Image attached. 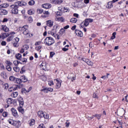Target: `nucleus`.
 <instances>
[{
  "instance_id": "obj_27",
  "label": "nucleus",
  "mask_w": 128,
  "mask_h": 128,
  "mask_svg": "<svg viewBox=\"0 0 128 128\" xmlns=\"http://www.w3.org/2000/svg\"><path fill=\"white\" fill-rule=\"evenodd\" d=\"M15 82H16V84H22V79L16 78V80H15Z\"/></svg>"
},
{
  "instance_id": "obj_47",
  "label": "nucleus",
  "mask_w": 128,
  "mask_h": 128,
  "mask_svg": "<svg viewBox=\"0 0 128 128\" xmlns=\"http://www.w3.org/2000/svg\"><path fill=\"white\" fill-rule=\"evenodd\" d=\"M12 90H16V88H14V87H11L10 88V89L8 90L9 92H12Z\"/></svg>"
},
{
  "instance_id": "obj_48",
  "label": "nucleus",
  "mask_w": 128,
  "mask_h": 128,
  "mask_svg": "<svg viewBox=\"0 0 128 128\" xmlns=\"http://www.w3.org/2000/svg\"><path fill=\"white\" fill-rule=\"evenodd\" d=\"M26 92H28V90H26V88H22L21 90V92H22V94H26Z\"/></svg>"
},
{
  "instance_id": "obj_37",
  "label": "nucleus",
  "mask_w": 128,
  "mask_h": 128,
  "mask_svg": "<svg viewBox=\"0 0 128 128\" xmlns=\"http://www.w3.org/2000/svg\"><path fill=\"white\" fill-rule=\"evenodd\" d=\"M29 48L30 47L28 44H25L23 46V48L24 50H28Z\"/></svg>"
},
{
  "instance_id": "obj_9",
  "label": "nucleus",
  "mask_w": 128,
  "mask_h": 128,
  "mask_svg": "<svg viewBox=\"0 0 128 128\" xmlns=\"http://www.w3.org/2000/svg\"><path fill=\"white\" fill-rule=\"evenodd\" d=\"M8 36H10L8 33H2L0 35V38H6Z\"/></svg>"
},
{
  "instance_id": "obj_11",
  "label": "nucleus",
  "mask_w": 128,
  "mask_h": 128,
  "mask_svg": "<svg viewBox=\"0 0 128 128\" xmlns=\"http://www.w3.org/2000/svg\"><path fill=\"white\" fill-rule=\"evenodd\" d=\"M0 14L1 16H4L8 14V11L4 9H0Z\"/></svg>"
},
{
  "instance_id": "obj_25",
  "label": "nucleus",
  "mask_w": 128,
  "mask_h": 128,
  "mask_svg": "<svg viewBox=\"0 0 128 128\" xmlns=\"http://www.w3.org/2000/svg\"><path fill=\"white\" fill-rule=\"evenodd\" d=\"M12 6H14V8H18V6H20V1L15 2L14 4H12Z\"/></svg>"
},
{
  "instance_id": "obj_52",
  "label": "nucleus",
  "mask_w": 128,
  "mask_h": 128,
  "mask_svg": "<svg viewBox=\"0 0 128 128\" xmlns=\"http://www.w3.org/2000/svg\"><path fill=\"white\" fill-rule=\"evenodd\" d=\"M50 34H52L53 36H54V38H56V37L58 36V34H55L54 33L52 32H50Z\"/></svg>"
},
{
  "instance_id": "obj_34",
  "label": "nucleus",
  "mask_w": 128,
  "mask_h": 128,
  "mask_svg": "<svg viewBox=\"0 0 128 128\" xmlns=\"http://www.w3.org/2000/svg\"><path fill=\"white\" fill-rule=\"evenodd\" d=\"M54 2L58 4H60L62 2V0H54Z\"/></svg>"
},
{
  "instance_id": "obj_28",
  "label": "nucleus",
  "mask_w": 128,
  "mask_h": 128,
  "mask_svg": "<svg viewBox=\"0 0 128 128\" xmlns=\"http://www.w3.org/2000/svg\"><path fill=\"white\" fill-rule=\"evenodd\" d=\"M28 14L30 16H32L34 14V11L32 10H29L28 11Z\"/></svg>"
},
{
  "instance_id": "obj_45",
  "label": "nucleus",
  "mask_w": 128,
  "mask_h": 128,
  "mask_svg": "<svg viewBox=\"0 0 128 128\" xmlns=\"http://www.w3.org/2000/svg\"><path fill=\"white\" fill-rule=\"evenodd\" d=\"M56 14L58 16H62V12H56Z\"/></svg>"
},
{
  "instance_id": "obj_6",
  "label": "nucleus",
  "mask_w": 128,
  "mask_h": 128,
  "mask_svg": "<svg viewBox=\"0 0 128 128\" xmlns=\"http://www.w3.org/2000/svg\"><path fill=\"white\" fill-rule=\"evenodd\" d=\"M75 34L78 36H80V38H82L84 36V34L82 31H80L78 30H75Z\"/></svg>"
},
{
  "instance_id": "obj_7",
  "label": "nucleus",
  "mask_w": 128,
  "mask_h": 128,
  "mask_svg": "<svg viewBox=\"0 0 128 128\" xmlns=\"http://www.w3.org/2000/svg\"><path fill=\"white\" fill-rule=\"evenodd\" d=\"M20 121H14V122L12 123V126H14L16 128H20Z\"/></svg>"
},
{
  "instance_id": "obj_58",
  "label": "nucleus",
  "mask_w": 128,
  "mask_h": 128,
  "mask_svg": "<svg viewBox=\"0 0 128 128\" xmlns=\"http://www.w3.org/2000/svg\"><path fill=\"white\" fill-rule=\"evenodd\" d=\"M6 63H7V64H8V66H12V63L10 62V61H6Z\"/></svg>"
},
{
  "instance_id": "obj_8",
  "label": "nucleus",
  "mask_w": 128,
  "mask_h": 128,
  "mask_svg": "<svg viewBox=\"0 0 128 128\" xmlns=\"http://www.w3.org/2000/svg\"><path fill=\"white\" fill-rule=\"evenodd\" d=\"M11 112H12V114H13L15 118H18V112H16V109L12 108L11 109Z\"/></svg>"
},
{
  "instance_id": "obj_22",
  "label": "nucleus",
  "mask_w": 128,
  "mask_h": 128,
  "mask_svg": "<svg viewBox=\"0 0 128 128\" xmlns=\"http://www.w3.org/2000/svg\"><path fill=\"white\" fill-rule=\"evenodd\" d=\"M18 94V92H13L12 94H11V96L12 98H16Z\"/></svg>"
},
{
  "instance_id": "obj_1",
  "label": "nucleus",
  "mask_w": 128,
  "mask_h": 128,
  "mask_svg": "<svg viewBox=\"0 0 128 128\" xmlns=\"http://www.w3.org/2000/svg\"><path fill=\"white\" fill-rule=\"evenodd\" d=\"M44 42L45 44L50 46L54 44V40L52 38L49 36L46 38L44 40Z\"/></svg>"
},
{
  "instance_id": "obj_29",
  "label": "nucleus",
  "mask_w": 128,
  "mask_h": 128,
  "mask_svg": "<svg viewBox=\"0 0 128 128\" xmlns=\"http://www.w3.org/2000/svg\"><path fill=\"white\" fill-rule=\"evenodd\" d=\"M9 80L11 82H16V78L14 76H10L9 78Z\"/></svg>"
},
{
  "instance_id": "obj_19",
  "label": "nucleus",
  "mask_w": 128,
  "mask_h": 128,
  "mask_svg": "<svg viewBox=\"0 0 128 128\" xmlns=\"http://www.w3.org/2000/svg\"><path fill=\"white\" fill-rule=\"evenodd\" d=\"M18 102L20 105L21 106H24V100H22V98L20 97L18 99Z\"/></svg>"
},
{
  "instance_id": "obj_3",
  "label": "nucleus",
  "mask_w": 128,
  "mask_h": 128,
  "mask_svg": "<svg viewBox=\"0 0 128 128\" xmlns=\"http://www.w3.org/2000/svg\"><path fill=\"white\" fill-rule=\"evenodd\" d=\"M94 22V20L92 18H86L84 20V26H88L90 24V22Z\"/></svg>"
},
{
  "instance_id": "obj_55",
  "label": "nucleus",
  "mask_w": 128,
  "mask_h": 128,
  "mask_svg": "<svg viewBox=\"0 0 128 128\" xmlns=\"http://www.w3.org/2000/svg\"><path fill=\"white\" fill-rule=\"evenodd\" d=\"M26 60H26V58L20 59V61L22 62H26Z\"/></svg>"
},
{
  "instance_id": "obj_62",
  "label": "nucleus",
  "mask_w": 128,
  "mask_h": 128,
  "mask_svg": "<svg viewBox=\"0 0 128 128\" xmlns=\"http://www.w3.org/2000/svg\"><path fill=\"white\" fill-rule=\"evenodd\" d=\"M8 19L6 18H4V20H2V22H8Z\"/></svg>"
},
{
  "instance_id": "obj_23",
  "label": "nucleus",
  "mask_w": 128,
  "mask_h": 128,
  "mask_svg": "<svg viewBox=\"0 0 128 128\" xmlns=\"http://www.w3.org/2000/svg\"><path fill=\"white\" fill-rule=\"evenodd\" d=\"M14 64L16 66H18V64H22V63L18 60H14L13 62Z\"/></svg>"
},
{
  "instance_id": "obj_46",
  "label": "nucleus",
  "mask_w": 128,
  "mask_h": 128,
  "mask_svg": "<svg viewBox=\"0 0 128 128\" xmlns=\"http://www.w3.org/2000/svg\"><path fill=\"white\" fill-rule=\"evenodd\" d=\"M6 68L8 70V72H12V67H10V66H7Z\"/></svg>"
},
{
  "instance_id": "obj_12",
  "label": "nucleus",
  "mask_w": 128,
  "mask_h": 128,
  "mask_svg": "<svg viewBox=\"0 0 128 128\" xmlns=\"http://www.w3.org/2000/svg\"><path fill=\"white\" fill-rule=\"evenodd\" d=\"M55 20L56 22H64V18L63 17H56Z\"/></svg>"
},
{
  "instance_id": "obj_54",
  "label": "nucleus",
  "mask_w": 128,
  "mask_h": 128,
  "mask_svg": "<svg viewBox=\"0 0 128 128\" xmlns=\"http://www.w3.org/2000/svg\"><path fill=\"white\" fill-rule=\"evenodd\" d=\"M28 20L30 22H32V16H30L28 18Z\"/></svg>"
},
{
  "instance_id": "obj_42",
  "label": "nucleus",
  "mask_w": 128,
  "mask_h": 128,
  "mask_svg": "<svg viewBox=\"0 0 128 128\" xmlns=\"http://www.w3.org/2000/svg\"><path fill=\"white\" fill-rule=\"evenodd\" d=\"M29 6H34V1L32 0L28 2Z\"/></svg>"
},
{
  "instance_id": "obj_20",
  "label": "nucleus",
  "mask_w": 128,
  "mask_h": 128,
  "mask_svg": "<svg viewBox=\"0 0 128 128\" xmlns=\"http://www.w3.org/2000/svg\"><path fill=\"white\" fill-rule=\"evenodd\" d=\"M14 102V100L12 98H9L6 100V102L8 104H12Z\"/></svg>"
},
{
  "instance_id": "obj_40",
  "label": "nucleus",
  "mask_w": 128,
  "mask_h": 128,
  "mask_svg": "<svg viewBox=\"0 0 128 128\" xmlns=\"http://www.w3.org/2000/svg\"><path fill=\"white\" fill-rule=\"evenodd\" d=\"M43 118H46V120H48L50 116H48V114L46 113L45 114H44V116H43Z\"/></svg>"
},
{
  "instance_id": "obj_51",
  "label": "nucleus",
  "mask_w": 128,
  "mask_h": 128,
  "mask_svg": "<svg viewBox=\"0 0 128 128\" xmlns=\"http://www.w3.org/2000/svg\"><path fill=\"white\" fill-rule=\"evenodd\" d=\"M2 116H4V118H6V116H8V112H4L2 114Z\"/></svg>"
},
{
  "instance_id": "obj_53",
  "label": "nucleus",
  "mask_w": 128,
  "mask_h": 128,
  "mask_svg": "<svg viewBox=\"0 0 128 128\" xmlns=\"http://www.w3.org/2000/svg\"><path fill=\"white\" fill-rule=\"evenodd\" d=\"M58 10H60L62 12H64V8H62V7H58Z\"/></svg>"
},
{
  "instance_id": "obj_31",
  "label": "nucleus",
  "mask_w": 128,
  "mask_h": 128,
  "mask_svg": "<svg viewBox=\"0 0 128 128\" xmlns=\"http://www.w3.org/2000/svg\"><path fill=\"white\" fill-rule=\"evenodd\" d=\"M78 22V19L76 18H72L70 19V22H72L73 24H76Z\"/></svg>"
},
{
  "instance_id": "obj_49",
  "label": "nucleus",
  "mask_w": 128,
  "mask_h": 128,
  "mask_svg": "<svg viewBox=\"0 0 128 128\" xmlns=\"http://www.w3.org/2000/svg\"><path fill=\"white\" fill-rule=\"evenodd\" d=\"M26 26H23L22 27H20L19 28V30H26Z\"/></svg>"
},
{
  "instance_id": "obj_18",
  "label": "nucleus",
  "mask_w": 128,
  "mask_h": 128,
  "mask_svg": "<svg viewBox=\"0 0 128 128\" xmlns=\"http://www.w3.org/2000/svg\"><path fill=\"white\" fill-rule=\"evenodd\" d=\"M8 6L9 4L8 3L2 4L0 5V8H8Z\"/></svg>"
},
{
  "instance_id": "obj_21",
  "label": "nucleus",
  "mask_w": 128,
  "mask_h": 128,
  "mask_svg": "<svg viewBox=\"0 0 128 128\" xmlns=\"http://www.w3.org/2000/svg\"><path fill=\"white\" fill-rule=\"evenodd\" d=\"M26 6V2H20L19 1V6Z\"/></svg>"
},
{
  "instance_id": "obj_63",
  "label": "nucleus",
  "mask_w": 128,
  "mask_h": 128,
  "mask_svg": "<svg viewBox=\"0 0 128 128\" xmlns=\"http://www.w3.org/2000/svg\"><path fill=\"white\" fill-rule=\"evenodd\" d=\"M38 128H45L44 124H40Z\"/></svg>"
},
{
  "instance_id": "obj_30",
  "label": "nucleus",
  "mask_w": 128,
  "mask_h": 128,
  "mask_svg": "<svg viewBox=\"0 0 128 128\" xmlns=\"http://www.w3.org/2000/svg\"><path fill=\"white\" fill-rule=\"evenodd\" d=\"M106 7L108 8H112V3L110 2H108Z\"/></svg>"
},
{
  "instance_id": "obj_44",
  "label": "nucleus",
  "mask_w": 128,
  "mask_h": 128,
  "mask_svg": "<svg viewBox=\"0 0 128 128\" xmlns=\"http://www.w3.org/2000/svg\"><path fill=\"white\" fill-rule=\"evenodd\" d=\"M37 12L38 14H42L44 10L42 9H38Z\"/></svg>"
},
{
  "instance_id": "obj_39",
  "label": "nucleus",
  "mask_w": 128,
  "mask_h": 128,
  "mask_svg": "<svg viewBox=\"0 0 128 128\" xmlns=\"http://www.w3.org/2000/svg\"><path fill=\"white\" fill-rule=\"evenodd\" d=\"M30 126H34V120L32 119L30 121Z\"/></svg>"
},
{
  "instance_id": "obj_4",
  "label": "nucleus",
  "mask_w": 128,
  "mask_h": 128,
  "mask_svg": "<svg viewBox=\"0 0 128 128\" xmlns=\"http://www.w3.org/2000/svg\"><path fill=\"white\" fill-rule=\"evenodd\" d=\"M42 92H44L46 94H48V92H53L54 89L52 88H44L41 90Z\"/></svg>"
},
{
  "instance_id": "obj_16",
  "label": "nucleus",
  "mask_w": 128,
  "mask_h": 128,
  "mask_svg": "<svg viewBox=\"0 0 128 128\" xmlns=\"http://www.w3.org/2000/svg\"><path fill=\"white\" fill-rule=\"evenodd\" d=\"M23 32V34H24L25 36H27L28 38L30 37V34H28V30L25 28V29L24 30Z\"/></svg>"
},
{
  "instance_id": "obj_15",
  "label": "nucleus",
  "mask_w": 128,
  "mask_h": 128,
  "mask_svg": "<svg viewBox=\"0 0 128 128\" xmlns=\"http://www.w3.org/2000/svg\"><path fill=\"white\" fill-rule=\"evenodd\" d=\"M56 82H57L56 84V88H60L62 86V82L58 80V79L56 80Z\"/></svg>"
},
{
  "instance_id": "obj_56",
  "label": "nucleus",
  "mask_w": 128,
  "mask_h": 128,
  "mask_svg": "<svg viewBox=\"0 0 128 128\" xmlns=\"http://www.w3.org/2000/svg\"><path fill=\"white\" fill-rule=\"evenodd\" d=\"M22 85H18L16 87H15V88H22Z\"/></svg>"
},
{
  "instance_id": "obj_10",
  "label": "nucleus",
  "mask_w": 128,
  "mask_h": 128,
  "mask_svg": "<svg viewBox=\"0 0 128 128\" xmlns=\"http://www.w3.org/2000/svg\"><path fill=\"white\" fill-rule=\"evenodd\" d=\"M42 8H52V4H44L42 5Z\"/></svg>"
},
{
  "instance_id": "obj_38",
  "label": "nucleus",
  "mask_w": 128,
  "mask_h": 128,
  "mask_svg": "<svg viewBox=\"0 0 128 128\" xmlns=\"http://www.w3.org/2000/svg\"><path fill=\"white\" fill-rule=\"evenodd\" d=\"M18 110H19L20 112H22V114H24V108H22V107H20L18 108Z\"/></svg>"
},
{
  "instance_id": "obj_14",
  "label": "nucleus",
  "mask_w": 128,
  "mask_h": 128,
  "mask_svg": "<svg viewBox=\"0 0 128 128\" xmlns=\"http://www.w3.org/2000/svg\"><path fill=\"white\" fill-rule=\"evenodd\" d=\"M46 25L52 28V26H54V22H52L51 20H48L46 21Z\"/></svg>"
},
{
  "instance_id": "obj_36",
  "label": "nucleus",
  "mask_w": 128,
  "mask_h": 128,
  "mask_svg": "<svg viewBox=\"0 0 128 128\" xmlns=\"http://www.w3.org/2000/svg\"><path fill=\"white\" fill-rule=\"evenodd\" d=\"M102 116V114H96V118H97V120H100V118Z\"/></svg>"
},
{
  "instance_id": "obj_35",
  "label": "nucleus",
  "mask_w": 128,
  "mask_h": 128,
  "mask_svg": "<svg viewBox=\"0 0 128 128\" xmlns=\"http://www.w3.org/2000/svg\"><path fill=\"white\" fill-rule=\"evenodd\" d=\"M93 98H98V93H96V92L95 93H94Z\"/></svg>"
},
{
  "instance_id": "obj_59",
  "label": "nucleus",
  "mask_w": 128,
  "mask_h": 128,
  "mask_svg": "<svg viewBox=\"0 0 128 128\" xmlns=\"http://www.w3.org/2000/svg\"><path fill=\"white\" fill-rule=\"evenodd\" d=\"M4 86L6 90H8V84H6Z\"/></svg>"
},
{
  "instance_id": "obj_57",
  "label": "nucleus",
  "mask_w": 128,
  "mask_h": 128,
  "mask_svg": "<svg viewBox=\"0 0 128 128\" xmlns=\"http://www.w3.org/2000/svg\"><path fill=\"white\" fill-rule=\"evenodd\" d=\"M14 40H15V42H17V43L18 42H20V38L16 37L15 38Z\"/></svg>"
},
{
  "instance_id": "obj_41",
  "label": "nucleus",
  "mask_w": 128,
  "mask_h": 128,
  "mask_svg": "<svg viewBox=\"0 0 128 128\" xmlns=\"http://www.w3.org/2000/svg\"><path fill=\"white\" fill-rule=\"evenodd\" d=\"M106 76H104L101 77L102 78H104V80H106V78H108V76H110V74L107 73Z\"/></svg>"
},
{
  "instance_id": "obj_17",
  "label": "nucleus",
  "mask_w": 128,
  "mask_h": 128,
  "mask_svg": "<svg viewBox=\"0 0 128 128\" xmlns=\"http://www.w3.org/2000/svg\"><path fill=\"white\" fill-rule=\"evenodd\" d=\"M38 116L40 118H44V113L42 111H39L38 112Z\"/></svg>"
},
{
  "instance_id": "obj_50",
  "label": "nucleus",
  "mask_w": 128,
  "mask_h": 128,
  "mask_svg": "<svg viewBox=\"0 0 128 128\" xmlns=\"http://www.w3.org/2000/svg\"><path fill=\"white\" fill-rule=\"evenodd\" d=\"M21 71H20V74H24V72H26V70H24V66L22 69H21Z\"/></svg>"
},
{
  "instance_id": "obj_43",
  "label": "nucleus",
  "mask_w": 128,
  "mask_h": 128,
  "mask_svg": "<svg viewBox=\"0 0 128 128\" xmlns=\"http://www.w3.org/2000/svg\"><path fill=\"white\" fill-rule=\"evenodd\" d=\"M12 38H14V36H10L7 38V42H10L12 40Z\"/></svg>"
},
{
  "instance_id": "obj_2",
  "label": "nucleus",
  "mask_w": 128,
  "mask_h": 128,
  "mask_svg": "<svg viewBox=\"0 0 128 128\" xmlns=\"http://www.w3.org/2000/svg\"><path fill=\"white\" fill-rule=\"evenodd\" d=\"M10 8H12L11 14H18V8L14 7V5H11Z\"/></svg>"
},
{
  "instance_id": "obj_32",
  "label": "nucleus",
  "mask_w": 128,
  "mask_h": 128,
  "mask_svg": "<svg viewBox=\"0 0 128 128\" xmlns=\"http://www.w3.org/2000/svg\"><path fill=\"white\" fill-rule=\"evenodd\" d=\"M15 56L17 60H20L22 58V54H16Z\"/></svg>"
},
{
  "instance_id": "obj_26",
  "label": "nucleus",
  "mask_w": 128,
  "mask_h": 128,
  "mask_svg": "<svg viewBox=\"0 0 128 128\" xmlns=\"http://www.w3.org/2000/svg\"><path fill=\"white\" fill-rule=\"evenodd\" d=\"M86 64H88V66H94V62H92L90 60L88 59V60L86 62Z\"/></svg>"
},
{
  "instance_id": "obj_33",
  "label": "nucleus",
  "mask_w": 128,
  "mask_h": 128,
  "mask_svg": "<svg viewBox=\"0 0 128 128\" xmlns=\"http://www.w3.org/2000/svg\"><path fill=\"white\" fill-rule=\"evenodd\" d=\"M13 69L14 72H20V68H18V66L14 67Z\"/></svg>"
},
{
  "instance_id": "obj_64",
  "label": "nucleus",
  "mask_w": 128,
  "mask_h": 128,
  "mask_svg": "<svg viewBox=\"0 0 128 128\" xmlns=\"http://www.w3.org/2000/svg\"><path fill=\"white\" fill-rule=\"evenodd\" d=\"M82 60H83V62H85L86 63V62H88V59H86L85 58H84L83 59H82Z\"/></svg>"
},
{
  "instance_id": "obj_61",
  "label": "nucleus",
  "mask_w": 128,
  "mask_h": 128,
  "mask_svg": "<svg viewBox=\"0 0 128 128\" xmlns=\"http://www.w3.org/2000/svg\"><path fill=\"white\" fill-rule=\"evenodd\" d=\"M54 52H50V58H52L54 55Z\"/></svg>"
},
{
  "instance_id": "obj_13",
  "label": "nucleus",
  "mask_w": 128,
  "mask_h": 128,
  "mask_svg": "<svg viewBox=\"0 0 128 128\" xmlns=\"http://www.w3.org/2000/svg\"><path fill=\"white\" fill-rule=\"evenodd\" d=\"M2 30H4V32H10V28H8L4 25H2Z\"/></svg>"
},
{
  "instance_id": "obj_5",
  "label": "nucleus",
  "mask_w": 128,
  "mask_h": 128,
  "mask_svg": "<svg viewBox=\"0 0 128 128\" xmlns=\"http://www.w3.org/2000/svg\"><path fill=\"white\" fill-rule=\"evenodd\" d=\"M40 66L44 70H46V62H42Z\"/></svg>"
},
{
  "instance_id": "obj_60",
  "label": "nucleus",
  "mask_w": 128,
  "mask_h": 128,
  "mask_svg": "<svg viewBox=\"0 0 128 128\" xmlns=\"http://www.w3.org/2000/svg\"><path fill=\"white\" fill-rule=\"evenodd\" d=\"M1 44L2 46H6V41H2L1 42Z\"/></svg>"
},
{
  "instance_id": "obj_24",
  "label": "nucleus",
  "mask_w": 128,
  "mask_h": 128,
  "mask_svg": "<svg viewBox=\"0 0 128 128\" xmlns=\"http://www.w3.org/2000/svg\"><path fill=\"white\" fill-rule=\"evenodd\" d=\"M21 80L22 82H26L28 79L25 76H22V77H21Z\"/></svg>"
}]
</instances>
